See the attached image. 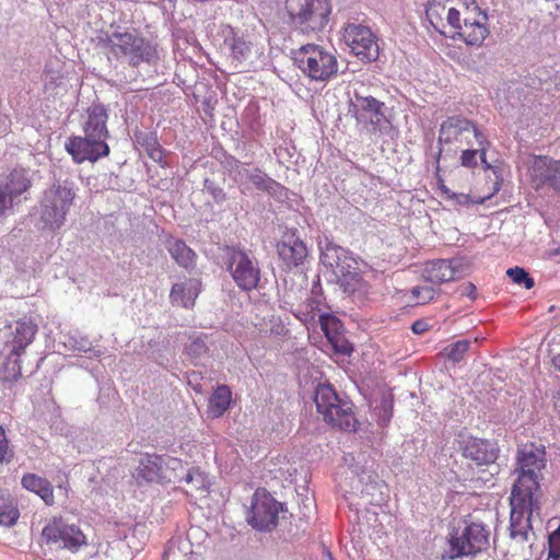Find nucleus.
Returning a JSON list of instances; mask_svg holds the SVG:
<instances>
[{"label": "nucleus", "mask_w": 560, "mask_h": 560, "mask_svg": "<svg viewBox=\"0 0 560 560\" xmlns=\"http://www.w3.org/2000/svg\"><path fill=\"white\" fill-rule=\"evenodd\" d=\"M542 490L537 478L517 476L510 495L511 537L527 538V530L532 528L535 518L540 520Z\"/></svg>", "instance_id": "1"}, {"label": "nucleus", "mask_w": 560, "mask_h": 560, "mask_svg": "<svg viewBox=\"0 0 560 560\" xmlns=\"http://www.w3.org/2000/svg\"><path fill=\"white\" fill-rule=\"evenodd\" d=\"M448 25L454 30L453 38L470 47H481L490 34L488 15L476 0H456L448 11Z\"/></svg>", "instance_id": "2"}, {"label": "nucleus", "mask_w": 560, "mask_h": 560, "mask_svg": "<svg viewBox=\"0 0 560 560\" xmlns=\"http://www.w3.org/2000/svg\"><path fill=\"white\" fill-rule=\"evenodd\" d=\"M105 47L108 57L127 62L135 68L143 62L151 63L159 58L156 46L136 32L115 31L107 34Z\"/></svg>", "instance_id": "3"}, {"label": "nucleus", "mask_w": 560, "mask_h": 560, "mask_svg": "<svg viewBox=\"0 0 560 560\" xmlns=\"http://www.w3.org/2000/svg\"><path fill=\"white\" fill-rule=\"evenodd\" d=\"M317 411L332 427L354 432L359 422L353 411V404L341 398L330 384H319L315 392Z\"/></svg>", "instance_id": "4"}, {"label": "nucleus", "mask_w": 560, "mask_h": 560, "mask_svg": "<svg viewBox=\"0 0 560 560\" xmlns=\"http://www.w3.org/2000/svg\"><path fill=\"white\" fill-rule=\"evenodd\" d=\"M485 133L471 120L456 115L442 121L439 129L440 156L456 153L466 147H474L472 139L485 143Z\"/></svg>", "instance_id": "5"}, {"label": "nucleus", "mask_w": 560, "mask_h": 560, "mask_svg": "<svg viewBox=\"0 0 560 560\" xmlns=\"http://www.w3.org/2000/svg\"><path fill=\"white\" fill-rule=\"evenodd\" d=\"M448 549L442 556L444 560H455L463 557H474L489 545V533L483 525L475 522H464L455 527L447 538Z\"/></svg>", "instance_id": "6"}, {"label": "nucleus", "mask_w": 560, "mask_h": 560, "mask_svg": "<svg viewBox=\"0 0 560 560\" xmlns=\"http://www.w3.org/2000/svg\"><path fill=\"white\" fill-rule=\"evenodd\" d=\"M298 68L311 80L326 82L338 71L336 56L315 44H307L293 52Z\"/></svg>", "instance_id": "7"}, {"label": "nucleus", "mask_w": 560, "mask_h": 560, "mask_svg": "<svg viewBox=\"0 0 560 560\" xmlns=\"http://www.w3.org/2000/svg\"><path fill=\"white\" fill-rule=\"evenodd\" d=\"M285 8L292 23L303 33L322 32L332 10L330 0H287Z\"/></svg>", "instance_id": "8"}, {"label": "nucleus", "mask_w": 560, "mask_h": 560, "mask_svg": "<svg viewBox=\"0 0 560 560\" xmlns=\"http://www.w3.org/2000/svg\"><path fill=\"white\" fill-rule=\"evenodd\" d=\"M39 544L77 552L88 541L77 524H70L61 516H54L43 527Z\"/></svg>", "instance_id": "9"}, {"label": "nucleus", "mask_w": 560, "mask_h": 560, "mask_svg": "<svg viewBox=\"0 0 560 560\" xmlns=\"http://www.w3.org/2000/svg\"><path fill=\"white\" fill-rule=\"evenodd\" d=\"M74 198L73 189L60 183L46 189L40 203L43 222L52 230L63 225Z\"/></svg>", "instance_id": "10"}, {"label": "nucleus", "mask_w": 560, "mask_h": 560, "mask_svg": "<svg viewBox=\"0 0 560 560\" xmlns=\"http://www.w3.org/2000/svg\"><path fill=\"white\" fill-rule=\"evenodd\" d=\"M530 187L540 191L549 188L560 194V159L549 155L530 154L524 162Z\"/></svg>", "instance_id": "11"}, {"label": "nucleus", "mask_w": 560, "mask_h": 560, "mask_svg": "<svg viewBox=\"0 0 560 560\" xmlns=\"http://www.w3.org/2000/svg\"><path fill=\"white\" fill-rule=\"evenodd\" d=\"M178 469H183L178 458L145 454L137 467V479L145 482H174L178 479Z\"/></svg>", "instance_id": "12"}, {"label": "nucleus", "mask_w": 560, "mask_h": 560, "mask_svg": "<svg viewBox=\"0 0 560 560\" xmlns=\"http://www.w3.org/2000/svg\"><path fill=\"white\" fill-rule=\"evenodd\" d=\"M343 39L351 52L361 61L372 62L380 57V46L372 30L361 23L348 22L343 26Z\"/></svg>", "instance_id": "13"}, {"label": "nucleus", "mask_w": 560, "mask_h": 560, "mask_svg": "<svg viewBox=\"0 0 560 560\" xmlns=\"http://www.w3.org/2000/svg\"><path fill=\"white\" fill-rule=\"evenodd\" d=\"M280 511H282L280 502L265 489H257L252 499L247 522L257 530L270 532L278 525Z\"/></svg>", "instance_id": "14"}, {"label": "nucleus", "mask_w": 560, "mask_h": 560, "mask_svg": "<svg viewBox=\"0 0 560 560\" xmlns=\"http://www.w3.org/2000/svg\"><path fill=\"white\" fill-rule=\"evenodd\" d=\"M223 44L236 68L250 67L262 54V48L254 40L253 35L237 32L232 27L224 31Z\"/></svg>", "instance_id": "15"}, {"label": "nucleus", "mask_w": 560, "mask_h": 560, "mask_svg": "<svg viewBox=\"0 0 560 560\" xmlns=\"http://www.w3.org/2000/svg\"><path fill=\"white\" fill-rule=\"evenodd\" d=\"M226 264L234 282L241 290L252 291L258 287L260 269L246 253L232 250Z\"/></svg>", "instance_id": "16"}, {"label": "nucleus", "mask_w": 560, "mask_h": 560, "mask_svg": "<svg viewBox=\"0 0 560 560\" xmlns=\"http://www.w3.org/2000/svg\"><path fill=\"white\" fill-rule=\"evenodd\" d=\"M65 148L77 164H81L85 161L95 163L100 159L108 156L110 153L107 142L86 135L69 137L65 143Z\"/></svg>", "instance_id": "17"}, {"label": "nucleus", "mask_w": 560, "mask_h": 560, "mask_svg": "<svg viewBox=\"0 0 560 560\" xmlns=\"http://www.w3.org/2000/svg\"><path fill=\"white\" fill-rule=\"evenodd\" d=\"M517 476H530L540 480L541 470L546 467V450L541 443L527 442L517 451Z\"/></svg>", "instance_id": "18"}, {"label": "nucleus", "mask_w": 560, "mask_h": 560, "mask_svg": "<svg viewBox=\"0 0 560 560\" xmlns=\"http://www.w3.org/2000/svg\"><path fill=\"white\" fill-rule=\"evenodd\" d=\"M384 104L373 96H363L354 92L349 101L348 114L353 117L358 124L378 126L384 119Z\"/></svg>", "instance_id": "19"}, {"label": "nucleus", "mask_w": 560, "mask_h": 560, "mask_svg": "<svg viewBox=\"0 0 560 560\" xmlns=\"http://www.w3.org/2000/svg\"><path fill=\"white\" fill-rule=\"evenodd\" d=\"M31 187L24 168H13L0 183V217L11 210L13 202Z\"/></svg>", "instance_id": "20"}, {"label": "nucleus", "mask_w": 560, "mask_h": 560, "mask_svg": "<svg viewBox=\"0 0 560 560\" xmlns=\"http://www.w3.org/2000/svg\"><path fill=\"white\" fill-rule=\"evenodd\" d=\"M277 252L287 269L299 267L307 257L305 243L295 234L284 235L277 244Z\"/></svg>", "instance_id": "21"}, {"label": "nucleus", "mask_w": 560, "mask_h": 560, "mask_svg": "<svg viewBox=\"0 0 560 560\" xmlns=\"http://www.w3.org/2000/svg\"><path fill=\"white\" fill-rule=\"evenodd\" d=\"M108 114L107 109L102 104H93L85 110L82 130L83 133L97 138L102 141L107 140L109 131L107 128Z\"/></svg>", "instance_id": "22"}, {"label": "nucleus", "mask_w": 560, "mask_h": 560, "mask_svg": "<svg viewBox=\"0 0 560 560\" xmlns=\"http://www.w3.org/2000/svg\"><path fill=\"white\" fill-rule=\"evenodd\" d=\"M320 258L323 264L332 270L335 277L358 269V262L348 255L345 248L337 245H326Z\"/></svg>", "instance_id": "23"}, {"label": "nucleus", "mask_w": 560, "mask_h": 560, "mask_svg": "<svg viewBox=\"0 0 560 560\" xmlns=\"http://www.w3.org/2000/svg\"><path fill=\"white\" fill-rule=\"evenodd\" d=\"M463 456L477 466L489 465L497 459V452L488 441L469 438L463 443Z\"/></svg>", "instance_id": "24"}, {"label": "nucleus", "mask_w": 560, "mask_h": 560, "mask_svg": "<svg viewBox=\"0 0 560 560\" xmlns=\"http://www.w3.org/2000/svg\"><path fill=\"white\" fill-rule=\"evenodd\" d=\"M36 332L37 325L32 319L24 317L16 320L12 331V340L8 342L11 346V354L15 357L22 355L32 343Z\"/></svg>", "instance_id": "25"}, {"label": "nucleus", "mask_w": 560, "mask_h": 560, "mask_svg": "<svg viewBox=\"0 0 560 560\" xmlns=\"http://www.w3.org/2000/svg\"><path fill=\"white\" fill-rule=\"evenodd\" d=\"M440 172L441 170L438 167L435 176L441 196L447 200H453L456 205L459 206L481 205L486 200L490 199L500 189V183L495 182L493 189L485 196H471L470 194L465 192H454L451 188L447 187L445 179L442 177Z\"/></svg>", "instance_id": "26"}, {"label": "nucleus", "mask_w": 560, "mask_h": 560, "mask_svg": "<svg viewBox=\"0 0 560 560\" xmlns=\"http://www.w3.org/2000/svg\"><path fill=\"white\" fill-rule=\"evenodd\" d=\"M457 267L454 260L438 259L428 261L423 269V277L429 282L442 284L455 279Z\"/></svg>", "instance_id": "27"}, {"label": "nucleus", "mask_w": 560, "mask_h": 560, "mask_svg": "<svg viewBox=\"0 0 560 560\" xmlns=\"http://www.w3.org/2000/svg\"><path fill=\"white\" fill-rule=\"evenodd\" d=\"M475 143L476 148L466 147L459 150V165L465 168L474 170L478 166L480 161L486 170L491 168V164L487 161V152L490 148L489 140L485 136V143H481L480 139L476 140Z\"/></svg>", "instance_id": "28"}, {"label": "nucleus", "mask_w": 560, "mask_h": 560, "mask_svg": "<svg viewBox=\"0 0 560 560\" xmlns=\"http://www.w3.org/2000/svg\"><path fill=\"white\" fill-rule=\"evenodd\" d=\"M21 485L27 491L36 493L45 504H55L54 487L46 478L27 472L22 477Z\"/></svg>", "instance_id": "29"}, {"label": "nucleus", "mask_w": 560, "mask_h": 560, "mask_svg": "<svg viewBox=\"0 0 560 560\" xmlns=\"http://www.w3.org/2000/svg\"><path fill=\"white\" fill-rule=\"evenodd\" d=\"M198 281L189 280L184 283H175L172 287L170 299L173 305L191 307L199 293Z\"/></svg>", "instance_id": "30"}, {"label": "nucleus", "mask_w": 560, "mask_h": 560, "mask_svg": "<svg viewBox=\"0 0 560 560\" xmlns=\"http://www.w3.org/2000/svg\"><path fill=\"white\" fill-rule=\"evenodd\" d=\"M232 401V392L228 385L215 387L209 398L208 413L212 418L222 417L230 408Z\"/></svg>", "instance_id": "31"}, {"label": "nucleus", "mask_w": 560, "mask_h": 560, "mask_svg": "<svg viewBox=\"0 0 560 560\" xmlns=\"http://www.w3.org/2000/svg\"><path fill=\"white\" fill-rule=\"evenodd\" d=\"M455 2L456 0H430L428 2L425 15L435 30L444 25V16L448 23V11L455 7Z\"/></svg>", "instance_id": "32"}, {"label": "nucleus", "mask_w": 560, "mask_h": 560, "mask_svg": "<svg viewBox=\"0 0 560 560\" xmlns=\"http://www.w3.org/2000/svg\"><path fill=\"white\" fill-rule=\"evenodd\" d=\"M183 480L189 486V488L186 489V494L189 497H203L208 492L207 477L199 468L191 467L188 469Z\"/></svg>", "instance_id": "33"}, {"label": "nucleus", "mask_w": 560, "mask_h": 560, "mask_svg": "<svg viewBox=\"0 0 560 560\" xmlns=\"http://www.w3.org/2000/svg\"><path fill=\"white\" fill-rule=\"evenodd\" d=\"M167 250L179 266L186 269L194 267L196 254L184 241L175 240L170 242Z\"/></svg>", "instance_id": "34"}, {"label": "nucleus", "mask_w": 560, "mask_h": 560, "mask_svg": "<svg viewBox=\"0 0 560 560\" xmlns=\"http://www.w3.org/2000/svg\"><path fill=\"white\" fill-rule=\"evenodd\" d=\"M248 180L255 186V188L261 191L272 192L279 187V184L276 180L268 177V175L259 168H255L248 174Z\"/></svg>", "instance_id": "35"}, {"label": "nucleus", "mask_w": 560, "mask_h": 560, "mask_svg": "<svg viewBox=\"0 0 560 560\" xmlns=\"http://www.w3.org/2000/svg\"><path fill=\"white\" fill-rule=\"evenodd\" d=\"M471 342L469 340H458L445 347L442 354L450 361L458 363L464 359V355L470 348Z\"/></svg>", "instance_id": "36"}, {"label": "nucleus", "mask_w": 560, "mask_h": 560, "mask_svg": "<svg viewBox=\"0 0 560 560\" xmlns=\"http://www.w3.org/2000/svg\"><path fill=\"white\" fill-rule=\"evenodd\" d=\"M337 282L347 293H354L361 287V275L359 268L353 271H347V273L336 277Z\"/></svg>", "instance_id": "37"}, {"label": "nucleus", "mask_w": 560, "mask_h": 560, "mask_svg": "<svg viewBox=\"0 0 560 560\" xmlns=\"http://www.w3.org/2000/svg\"><path fill=\"white\" fill-rule=\"evenodd\" d=\"M394 401L392 398H383L374 408L376 421L380 427H386L393 418Z\"/></svg>", "instance_id": "38"}, {"label": "nucleus", "mask_w": 560, "mask_h": 560, "mask_svg": "<svg viewBox=\"0 0 560 560\" xmlns=\"http://www.w3.org/2000/svg\"><path fill=\"white\" fill-rule=\"evenodd\" d=\"M145 152L154 162L159 163L162 166L166 165L165 161V151L162 145L158 142V139L153 136L145 138Z\"/></svg>", "instance_id": "39"}, {"label": "nucleus", "mask_w": 560, "mask_h": 560, "mask_svg": "<svg viewBox=\"0 0 560 560\" xmlns=\"http://www.w3.org/2000/svg\"><path fill=\"white\" fill-rule=\"evenodd\" d=\"M319 323L327 339H329V336L332 337L343 330L341 322L332 315H320Z\"/></svg>", "instance_id": "40"}, {"label": "nucleus", "mask_w": 560, "mask_h": 560, "mask_svg": "<svg viewBox=\"0 0 560 560\" xmlns=\"http://www.w3.org/2000/svg\"><path fill=\"white\" fill-rule=\"evenodd\" d=\"M335 353L349 355L353 351L352 345L346 338L343 330L332 337L329 336L327 339Z\"/></svg>", "instance_id": "41"}, {"label": "nucleus", "mask_w": 560, "mask_h": 560, "mask_svg": "<svg viewBox=\"0 0 560 560\" xmlns=\"http://www.w3.org/2000/svg\"><path fill=\"white\" fill-rule=\"evenodd\" d=\"M14 457V450L10 443L7 432L2 425H0V466L9 464Z\"/></svg>", "instance_id": "42"}, {"label": "nucleus", "mask_w": 560, "mask_h": 560, "mask_svg": "<svg viewBox=\"0 0 560 560\" xmlns=\"http://www.w3.org/2000/svg\"><path fill=\"white\" fill-rule=\"evenodd\" d=\"M506 275L514 283L518 285H524L528 290L532 289L535 284L534 279L529 277V275L525 271L524 268H510L506 270Z\"/></svg>", "instance_id": "43"}, {"label": "nucleus", "mask_w": 560, "mask_h": 560, "mask_svg": "<svg viewBox=\"0 0 560 560\" xmlns=\"http://www.w3.org/2000/svg\"><path fill=\"white\" fill-rule=\"evenodd\" d=\"M20 517L19 509L13 503L3 504L0 506V525L12 526Z\"/></svg>", "instance_id": "44"}, {"label": "nucleus", "mask_w": 560, "mask_h": 560, "mask_svg": "<svg viewBox=\"0 0 560 560\" xmlns=\"http://www.w3.org/2000/svg\"><path fill=\"white\" fill-rule=\"evenodd\" d=\"M412 299L417 304H427L434 299L435 291L431 287H416L411 291Z\"/></svg>", "instance_id": "45"}, {"label": "nucleus", "mask_w": 560, "mask_h": 560, "mask_svg": "<svg viewBox=\"0 0 560 560\" xmlns=\"http://www.w3.org/2000/svg\"><path fill=\"white\" fill-rule=\"evenodd\" d=\"M549 552L551 560H560V526L550 534L548 539Z\"/></svg>", "instance_id": "46"}, {"label": "nucleus", "mask_w": 560, "mask_h": 560, "mask_svg": "<svg viewBox=\"0 0 560 560\" xmlns=\"http://www.w3.org/2000/svg\"><path fill=\"white\" fill-rule=\"evenodd\" d=\"M458 291H459L460 295H466V296H469L471 299H475L476 287L471 282H466V283L462 284L458 288Z\"/></svg>", "instance_id": "47"}, {"label": "nucleus", "mask_w": 560, "mask_h": 560, "mask_svg": "<svg viewBox=\"0 0 560 560\" xmlns=\"http://www.w3.org/2000/svg\"><path fill=\"white\" fill-rule=\"evenodd\" d=\"M553 406H555V409L560 415V388L556 392V394L553 396Z\"/></svg>", "instance_id": "48"}, {"label": "nucleus", "mask_w": 560, "mask_h": 560, "mask_svg": "<svg viewBox=\"0 0 560 560\" xmlns=\"http://www.w3.org/2000/svg\"><path fill=\"white\" fill-rule=\"evenodd\" d=\"M411 328H412V331L416 334H419L423 330L421 322L413 323Z\"/></svg>", "instance_id": "49"}, {"label": "nucleus", "mask_w": 560, "mask_h": 560, "mask_svg": "<svg viewBox=\"0 0 560 560\" xmlns=\"http://www.w3.org/2000/svg\"><path fill=\"white\" fill-rule=\"evenodd\" d=\"M552 363H553L555 368L560 371V354L553 357Z\"/></svg>", "instance_id": "50"}, {"label": "nucleus", "mask_w": 560, "mask_h": 560, "mask_svg": "<svg viewBox=\"0 0 560 560\" xmlns=\"http://www.w3.org/2000/svg\"><path fill=\"white\" fill-rule=\"evenodd\" d=\"M462 173H463V172L459 170V167H458V166H456V167H454V168L450 172V175H452V176H454V177H455V176H460V175H462Z\"/></svg>", "instance_id": "51"}, {"label": "nucleus", "mask_w": 560, "mask_h": 560, "mask_svg": "<svg viewBox=\"0 0 560 560\" xmlns=\"http://www.w3.org/2000/svg\"><path fill=\"white\" fill-rule=\"evenodd\" d=\"M192 345L196 346V348H198L200 350H205V348H206L205 343H202V342L195 341Z\"/></svg>", "instance_id": "52"}, {"label": "nucleus", "mask_w": 560, "mask_h": 560, "mask_svg": "<svg viewBox=\"0 0 560 560\" xmlns=\"http://www.w3.org/2000/svg\"><path fill=\"white\" fill-rule=\"evenodd\" d=\"M465 23V18L460 14H458V25H463Z\"/></svg>", "instance_id": "53"}]
</instances>
